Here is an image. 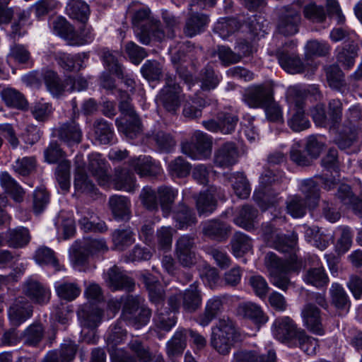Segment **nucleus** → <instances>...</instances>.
<instances>
[{
  "instance_id": "obj_1",
  "label": "nucleus",
  "mask_w": 362,
  "mask_h": 362,
  "mask_svg": "<svg viewBox=\"0 0 362 362\" xmlns=\"http://www.w3.org/2000/svg\"><path fill=\"white\" fill-rule=\"evenodd\" d=\"M267 239L272 242L276 250L291 253L289 258L284 261L273 252L267 253L264 258V264L272 284L283 291H286L291 284L288 274L291 272H298L301 267V262L298 259L296 254L297 234L292 232L286 236L277 231H272L271 234H267Z\"/></svg>"
},
{
  "instance_id": "obj_2",
  "label": "nucleus",
  "mask_w": 362,
  "mask_h": 362,
  "mask_svg": "<svg viewBox=\"0 0 362 362\" xmlns=\"http://www.w3.org/2000/svg\"><path fill=\"white\" fill-rule=\"evenodd\" d=\"M128 12L132 14L134 33L141 43L148 45L151 37L157 41L165 38L160 22L151 15L148 7L134 2L129 5Z\"/></svg>"
},
{
  "instance_id": "obj_3",
  "label": "nucleus",
  "mask_w": 362,
  "mask_h": 362,
  "mask_svg": "<svg viewBox=\"0 0 362 362\" xmlns=\"http://www.w3.org/2000/svg\"><path fill=\"white\" fill-rule=\"evenodd\" d=\"M242 340L235 323L229 318H223L212 328L210 345L219 354L226 356L235 344Z\"/></svg>"
},
{
  "instance_id": "obj_4",
  "label": "nucleus",
  "mask_w": 362,
  "mask_h": 362,
  "mask_svg": "<svg viewBox=\"0 0 362 362\" xmlns=\"http://www.w3.org/2000/svg\"><path fill=\"white\" fill-rule=\"evenodd\" d=\"M120 92L119 111L129 119H117L118 130L127 137L133 139L141 132V124L138 115L129 103V95L124 91Z\"/></svg>"
},
{
  "instance_id": "obj_5",
  "label": "nucleus",
  "mask_w": 362,
  "mask_h": 362,
  "mask_svg": "<svg viewBox=\"0 0 362 362\" xmlns=\"http://www.w3.org/2000/svg\"><path fill=\"white\" fill-rule=\"evenodd\" d=\"M199 283L194 281L183 292L170 295L168 303L173 312L178 311L180 307L187 313H194L202 304V293Z\"/></svg>"
},
{
  "instance_id": "obj_6",
  "label": "nucleus",
  "mask_w": 362,
  "mask_h": 362,
  "mask_svg": "<svg viewBox=\"0 0 362 362\" xmlns=\"http://www.w3.org/2000/svg\"><path fill=\"white\" fill-rule=\"evenodd\" d=\"M164 81L165 85L157 96L158 103L168 112L175 113L184 99L182 88L173 74L166 73Z\"/></svg>"
},
{
  "instance_id": "obj_7",
  "label": "nucleus",
  "mask_w": 362,
  "mask_h": 362,
  "mask_svg": "<svg viewBox=\"0 0 362 362\" xmlns=\"http://www.w3.org/2000/svg\"><path fill=\"white\" fill-rule=\"evenodd\" d=\"M151 316L150 309L144 304L139 296H127L124 302L122 317L136 329H139L149 321Z\"/></svg>"
},
{
  "instance_id": "obj_8",
  "label": "nucleus",
  "mask_w": 362,
  "mask_h": 362,
  "mask_svg": "<svg viewBox=\"0 0 362 362\" xmlns=\"http://www.w3.org/2000/svg\"><path fill=\"white\" fill-rule=\"evenodd\" d=\"M291 117L288 126L294 132L303 131L309 127V121L304 114V97L303 93L295 88H289L287 94Z\"/></svg>"
},
{
  "instance_id": "obj_9",
  "label": "nucleus",
  "mask_w": 362,
  "mask_h": 362,
  "mask_svg": "<svg viewBox=\"0 0 362 362\" xmlns=\"http://www.w3.org/2000/svg\"><path fill=\"white\" fill-rule=\"evenodd\" d=\"M274 90L270 84H259L249 86L244 93L243 101L250 107H264L272 102Z\"/></svg>"
},
{
  "instance_id": "obj_10",
  "label": "nucleus",
  "mask_w": 362,
  "mask_h": 362,
  "mask_svg": "<svg viewBox=\"0 0 362 362\" xmlns=\"http://www.w3.org/2000/svg\"><path fill=\"white\" fill-rule=\"evenodd\" d=\"M347 117L349 119H351L350 126L337 127V136L335 139L337 144L341 149L350 147L356 140L357 132L354 123L362 117L360 107L358 106L351 107Z\"/></svg>"
},
{
  "instance_id": "obj_11",
  "label": "nucleus",
  "mask_w": 362,
  "mask_h": 362,
  "mask_svg": "<svg viewBox=\"0 0 362 362\" xmlns=\"http://www.w3.org/2000/svg\"><path fill=\"white\" fill-rule=\"evenodd\" d=\"M296 43L290 40L285 43L281 49L277 52L279 63L286 72L294 74L301 73L304 70L303 63L293 52H289L287 47L293 48Z\"/></svg>"
},
{
  "instance_id": "obj_12",
  "label": "nucleus",
  "mask_w": 362,
  "mask_h": 362,
  "mask_svg": "<svg viewBox=\"0 0 362 362\" xmlns=\"http://www.w3.org/2000/svg\"><path fill=\"white\" fill-rule=\"evenodd\" d=\"M301 16L300 11L293 7H285L282 11L279 23L278 30L284 35H293L298 32Z\"/></svg>"
},
{
  "instance_id": "obj_13",
  "label": "nucleus",
  "mask_w": 362,
  "mask_h": 362,
  "mask_svg": "<svg viewBox=\"0 0 362 362\" xmlns=\"http://www.w3.org/2000/svg\"><path fill=\"white\" fill-rule=\"evenodd\" d=\"M274 180L272 172L267 171L262 174L260 177V185L262 189L254 192L253 198L255 201L263 210L278 202L277 194H274L269 189L267 190L265 189L266 186L271 184Z\"/></svg>"
},
{
  "instance_id": "obj_14",
  "label": "nucleus",
  "mask_w": 362,
  "mask_h": 362,
  "mask_svg": "<svg viewBox=\"0 0 362 362\" xmlns=\"http://www.w3.org/2000/svg\"><path fill=\"white\" fill-rule=\"evenodd\" d=\"M223 193L221 189L211 186L206 191L201 192L196 199L198 213L208 215L212 213L216 206V199L221 198Z\"/></svg>"
},
{
  "instance_id": "obj_15",
  "label": "nucleus",
  "mask_w": 362,
  "mask_h": 362,
  "mask_svg": "<svg viewBox=\"0 0 362 362\" xmlns=\"http://www.w3.org/2000/svg\"><path fill=\"white\" fill-rule=\"evenodd\" d=\"M301 316L304 325L308 330L315 334H324L320 310L318 308L312 303H307L302 309Z\"/></svg>"
},
{
  "instance_id": "obj_16",
  "label": "nucleus",
  "mask_w": 362,
  "mask_h": 362,
  "mask_svg": "<svg viewBox=\"0 0 362 362\" xmlns=\"http://www.w3.org/2000/svg\"><path fill=\"white\" fill-rule=\"evenodd\" d=\"M238 156L235 145L233 143L227 142L214 152V163L217 167L228 168L237 163Z\"/></svg>"
},
{
  "instance_id": "obj_17",
  "label": "nucleus",
  "mask_w": 362,
  "mask_h": 362,
  "mask_svg": "<svg viewBox=\"0 0 362 362\" xmlns=\"http://www.w3.org/2000/svg\"><path fill=\"white\" fill-rule=\"evenodd\" d=\"M33 315V306L23 298L16 300L8 310V318L11 323L19 326Z\"/></svg>"
},
{
  "instance_id": "obj_18",
  "label": "nucleus",
  "mask_w": 362,
  "mask_h": 362,
  "mask_svg": "<svg viewBox=\"0 0 362 362\" xmlns=\"http://www.w3.org/2000/svg\"><path fill=\"white\" fill-rule=\"evenodd\" d=\"M189 10V17L185 23L184 33L187 36L192 37L204 30L209 19L207 16L198 12L202 9L197 8V6L194 7V10L191 9L190 4Z\"/></svg>"
},
{
  "instance_id": "obj_19",
  "label": "nucleus",
  "mask_w": 362,
  "mask_h": 362,
  "mask_svg": "<svg viewBox=\"0 0 362 362\" xmlns=\"http://www.w3.org/2000/svg\"><path fill=\"white\" fill-rule=\"evenodd\" d=\"M78 317L83 327L93 329L100 322L102 310L93 305H85L78 311ZM90 332L93 338L86 339V341L88 343H95V333L93 330H91Z\"/></svg>"
},
{
  "instance_id": "obj_20",
  "label": "nucleus",
  "mask_w": 362,
  "mask_h": 362,
  "mask_svg": "<svg viewBox=\"0 0 362 362\" xmlns=\"http://www.w3.org/2000/svg\"><path fill=\"white\" fill-rule=\"evenodd\" d=\"M107 275L106 283L112 291L125 289L130 291L134 287L133 280L117 266L110 268Z\"/></svg>"
},
{
  "instance_id": "obj_21",
  "label": "nucleus",
  "mask_w": 362,
  "mask_h": 362,
  "mask_svg": "<svg viewBox=\"0 0 362 362\" xmlns=\"http://www.w3.org/2000/svg\"><path fill=\"white\" fill-rule=\"evenodd\" d=\"M23 293L34 303H47L50 298L49 290L41 283L33 279H28L23 286Z\"/></svg>"
},
{
  "instance_id": "obj_22",
  "label": "nucleus",
  "mask_w": 362,
  "mask_h": 362,
  "mask_svg": "<svg viewBox=\"0 0 362 362\" xmlns=\"http://www.w3.org/2000/svg\"><path fill=\"white\" fill-rule=\"evenodd\" d=\"M58 135L59 138L69 146L79 144L83 137L79 124L74 120L62 124L59 128Z\"/></svg>"
},
{
  "instance_id": "obj_23",
  "label": "nucleus",
  "mask_w": 362,
  "mask_h": 362,
  "mask_svg": "<svg viewBox=\"0 0 362 362\" xmlns=\"http://www.w3.org/2000/svg\"><path fill=\"white\" fill-rule=\"evenodd\" d=\"M88 168L100 185L106 186L109 183L107 165L100 153H95L89 156Z\"/></svg>"
},
{
  "instance_id": "obj_24",
  "label": "nucleus",
  "mask_w": 362,
  "mask_h": 362,
  "mask_svg": "<svg viewBox=\"0 0 362 362\" xmlns=\"http://www.w3.org/2000/svg\"><path fill=\"white\" fill-rule=\"evenodd\" d=\"M109 206L115 219L128 221L131 217V202L122 195H113L109 199Z\"/></svg>"
},
{
  "instance_id": "obj_25",
  "label": "nucleus",
  "mask_w": 362,
  "mask_h": 362,
  "mask_svg": "<svg viewBox=\"0 0 362 362\" xmlns=\"http://www.w3.org/2000/svg\"><path fill=\"white\" fill-rule=\"evenodd\" d=\"M202 232L205 236L211 239L223 241L228 238L230 227L225 222L214 219L203 224Z\"/></svg>"
},
{
  "instance_id": "obj_26",
  "label": "nucleus",
  "mask_w": 362,
  "mask_h": 362,
  "mask_svg": "<svg viewBox=\"0 0 362 362\" xmlns=\"http://www.w3.org/2000/svg\"><path fill=\"white\" fill-rule=\"evenodd\" d=\"M223 299L222 296H214L207 300L204 313L198 318L199 325L207 326L222 311Z\"/></svg>"
},
{
  "instance_id": "obj_27",
  "label": "nucleus",
  "mask_w": 362,
  "mask_h": 362,
  "mask_svg": "<svg viewBox=\"0 0 362 362\" xmlns=\"http://www.w3.org/2000/svg\"><path fill=\"white\" fill-rule=\"evenodd\" d=\"M275 325L274 334L279 340L282 341L294 337L298 339V334L301 332L296 329L294 322L288 317L276 320Z\"/></svg>"
},
{
  "instance_id": "obj_28",
  "label": "nucleus",
  "mask_w": 362,
  "mask_h": 362,
  "mask_svg": "<svg viewBox=\"0 0 362 362\" xmlns=\"http://www.w3.org/2000/svg\"><path fill=\"white\" fill-rule=\"evenodd\" d=\"M187 329H178L166 344V354L169 358L180 356L187 346Z\"/></svg>"
},
{
  "instance_id": "obj_29",
  "label": "nucleus",
  "mask_w": 362,
  "mask_h": 362,
  "mask_svg": "<svg viewBox=\"0 0 362 362\" xmlns=\"http://www.w3.org/2000/svg\"><path fill=\"white\" fill-rule=\"evenodd\" d=\"M176 227L180 230L187 229L197 222L194 213L184 203H180L173 212Z\"/></svg>"
},
{
  "instance_id": "obj_30",
  "label": "nucleus",
  "mask_w": 362,
  "mask_h": 362,
  "mask_svg": "<svg viewBox=\"0 0 362 362\" xmlns=\"http://www.w3.org/2000/svg\"><path fill=\"white\" fill-rule=\"evenodd\" d=\"M276 354L269 351L267 356L259 355L256 351L240 349L233 354V362H275Z\"/></svg>"
},
{
  "instance_id": "obj_31",
  "label": "nucleus",
  "mask_w": 362,
  "mask_h": 362,
  "mask_svg": "<svg viewBox=\"0 0 362 362\" xmlns=\"http://www.w3.org/2000/svg\"><path fill=\"white\" fill-rule=\"evenodd\" d=\"M113 185L116 189L127 192H133L136 187L134 175L127 168L116 169Z\"/></svg>"
},
{
  "instance_id": "obj_32",
  "label": "nucleus",
  "mask_w": 362,
  "mask_h": 362,
  "mask_svg": "<svg viewBox=\"0 0 362 362\" xmlns=\"http://www.w3.org/2000/svg\"><path fill=\"white\" fill-rule=\"evenodd\" d=\"M257 216L258 211L256 209L249 205H245L234 218V223L247 230H250L255 227Z\"/></svg>"
},
{
  "instance_id": "obj_33",
  "label": "nucleus",
  "mask_w": 362,
  "mask_h": 362,
  "mask_svg": "<svg viewBox=\"0 0 362 362\" xmlns=\"http://www.w3.org/2000/svg\"><path fill=\"white\" fill-rule=\"evenodd\" d=\"M0 184L16 202L23 201L25 191L8 173L5 171L0 173Z\"/></svg>"
},
{
  "instance_id": "obj_34",
  "label": "nucleus",
  "mask_w": 362,
  "mask_h": 362,
  "mask_svg": "<svg viewBox=\"0 0 362 362\" xmlns=\"http://www.w3.org/2000/svg\"><path fill=\"white\" fill-rule=\"evenodd\" d=\"M158 202L163 216L168 217L172 211V207L178 191L171 187L161 186L157 189Z\"/></svg>"
},
{
  "instance_id": "obj_35",
  "label": "nucleus",
  "mask_w": 362,
  "mask_h": 362,
  "mask_svg": "<svg viewBox=\"0 0 362 362\" xmlns=\"http://www.w3.org/2000/svg\"><path fill=\"white\" fill-rule=\"evenodd\" d=\"M286 211L291 217L299 218L306 214L309 203L300 195L289 196L285 202Z\"/></svg>"
},
{
  "instance_id": "obj_36",
  "label": "nucleus",
  "mask_w": 362,
  "mask_h": 362,
  "mask_svg": "<svg viewBox=\"0 0 362 362\" xmlns=\"http://www.w3.org/2000/svg\"><path fill=\"white\" fill-rule=\"evenodd\" d=\"M129 164L141 177L154 176L160 172V168L152 161L150 157L144 156L133 159Z\"/></svg>"
},
{
  "instance_id": "obj_37",
  "label": "nucleus",
  "mask_w": 362,
  "mask_h": 362,
  "mask_svg": "<svg viewBox=\"0 0 362 362\" xmlns=\"http://www.w3.org/2000/svg\"><path fill=\"white\" fill-rule=\"evenodd\" d=\"M44 83L47 90L55 97H59L67 91L68 86L65 81L62 82L57 73L51 70L45 71L42 73Z\"/></svg>"
},
{
  "instance_id": "obj_38",
  "label": "nucleus",
  "mask_w": 362,
  "mask_h": 362,
  "mask_svg": "<svg viewBox=\"0 0 362 362\" xmlns=\"http://www.w3.org/2000/svg\"><path fill=\"white\" fill-rule=\"evenodd\" d=\"M305 284L317 288L326 286L329 282V277L322 267H310L305 271L303 276Z\"/></svg>"
},
{
  "instance_id": "obj_39",
  "label": "nucleus",
  "mask_w": 362,
  "mask_h": 362,
  "mask_svg": "<svg viewBox=\"0 0 362 362\" xmlns=\"http://www.w3.org/2000/svg\"><path fill=\"white\" fill-rule=\"evenodd\" d=\"M238 312L239 315L252 320L256 324H264L267 321V317L261 307L251 302L240 304L238 306Z\"/></svg>"
},
{
  "instance_id": "obj_40",
  "label": "nucleus",
  "mask_w": 362,
  "mask_h": 362,
  "mask_svg": "<svg viewBox=\"0 0 362 362\" xmlns=\"http://www.w3.org/2000/svg\"><path fill=\"white\" fill-rule=\"evenodd\" d=\"M115 248L123 251L135 242L134 233L130 228L115 230L112 235Z\"/></svg>"
},
{
  "instance_id": "obj_41",
  "label": "nucleus",
  "mask_w": 362,
  "mask_h": 362,
  "mask_svg": "<svg viewBox=\"0 0 362 362\" xmlns=\"http://www.w3.org/2000/svg\"><path fill=\"white\" fill-rule=\"evenodd\" d=\"M1 96L8 107L19 110H23L28 107V102L24 95L16 89L11 88H4L1 92Z\"/></svg>"
},
{
  "instance_id": "obj_42",
  "label": "nucleus",
  "mask_w": 362,
  "mask_h": 362,
  "mask_svg": "<svg viewBox=\"0 0 362 362\" xmlns=\"http://www.w3.org/2000/svg\"><path fill=\"white\" fill-rule=\"evenodd\" d=\"M300 192L304 194L305 199L309 203V207L314 208L320 199V189L313 179H305L301 181Z\"/></svg>"
},
{
  "instance_id": "obj_43",
  "label": "nucleus",
  "mask_w": 362,
  "mask_h": 362,
  "mask_svg": "<svg viewBox=\"0 0 362 362\" xmlns=\"http://www.w3.org/2000/svg\"><path fill=\"white\" fill-rule=\"evenodd\" d=\"M232 183L235 194L241 199H246L249 197L251 188L245 175L242 173H234L228 177Z\"/></svg>"
},
{
  "instance_id": "obj_44",
  "label": "nucleus",
  "mask_w": 362,
  "mask_h": 362,
  "mask_svg": "<svg viewBox=\"0 0 362 362\" xmlns=\"http://www.w3.org/2000/svg\"><path fill=\"white\" fill-rule=\"evenodd\" d=\"M296 4L304 6V16L309 21L314 23L323 22L326 18V13L323 7L316 5L313 2H308V0H296Z\"/></svg>"
},
{
  "instance_id": "obj_45",
  "label": "nucleus",
  "mask_w": 362,
  "mask_h": 362,
  "mask_svg": "<svg viewBox=\"0 0 362 362\" xmlns=\"http://www.w3.org/2000/svg\"><path fill=\"white\" fill-rule=\"evenodd\" d=\"M95 139L101 144L110 143L114 138L111 125L103 119H97L93 124Z\"/></svg>"
},
{
  "instance_id": "obj_46",
  "label": "nucleus",
  "mask_w": 362,
  "mask_h": 362,
  "mask_svg": "<svg viewBox=\"0 0 362 362\" xmlns=\"http://www.w3.org/2000/svg\"><path fill=\"white\" fill-rule=\"evenodd\" d=\"M74 188L81 193L90 196L97 194V189L93 182L88 178L84 169L77 168L74 177Z\"/></svg>"
},
{
  "instance_id": "obj_47",
  "label": "nucleus",
  "mask_w": 362,
  "mask_h": 362,
  "mask_svg": "<svg viewBox=\"0 0 362 362\" xmlns=\"http://www.w3.org/2000/svg\"><path fill=\"white\" fill-rule=\"evenodd\" d=\"M83 213L84 214L78 219V224L83 230L103 233L107 230L104 221L95 222V216L93 212L86 211Z\"/></svg>"
},
{
  "instance_id": "obj_48",
  "label": "nucleus",
  "mask_w": 362,
  "mask_h": 362,
  "mask_svg": "<svg viewBox=\"0 0 362 362\" xmlns=\"http://www.w3.org/2000/svg\"><path fill=\"white\" fill-rule=\"evenodd\" d=\"M6 238L8 245L16 248L25 246L30 240L28 230L24 227L8 230Z\"/></svg>"
},
{
  "instance_id": "obj_49",
  "label": "nucleus",
  "mask_w": 362,
  "mask_h": 362,
  "mask_svg": "<svg viewBox=\"0 0 362 362\" xmlns=\"http://www.w3.org/2000/svg\"><path fill=\"white\" fill-rule=\"evenodd\" d=\"M332 303L338 309L346 310L350 306L349 297L344 288L339 284H332L329 289Z\"/></svg>"
},
{
  "instance_id": "obj_50",
  "label": "nucleus",
  "mask_w": 362,
  "mask_h": 362,
  "mask_svg": "<svg viewBox=\"0 0 362 362\" xmlns=\"http://www.w3.org/2000/svg\"><path fill=\"white\" fill-rule=\"evenodd\" d=\"M66 11L71 18L81 22H85L90 13L88 5L81 0L70 1L66 7Z\"/></svg>"
},
{
  "instance_id": "obj_51",
  "label": "nucleus",
  "mask_w": 362,
  "mask_h": 362,
  "mask_svg": "<svg viewBox=\"0 0 362 362\" xmlns=\"http://www.w3.org/2000/svg\"><path fill=\"white\" fill-rule=\"evenodd\" d=\"M45 329L40 323H33L22 333L24 343L28 346H36L42 339Z\"/></svg>"
},
{
  "instance_id": "obj_52",
  "label": "nucleus",
  "mask_w": 362,
  "mask_h": 362,
  "mask_svg": "<svg viewBox=\"0 0 362 362\" xmlns=\"http://www.w3.org/2000/svg\"><path fill=\"white\" fill-rule=\"evenodd\" d=\"M233 253L236 257H240L252 248L251 240L245 234L238 232L231 239Z\"/></svg>"
},
{
  "instance_id": "obj_53",
  "label": "nucleus",
  "mask_w": 362,
  "mask_h": 362,
  "mask_svg": "<svg viewBox=\"0 0 362 362\" xmlns=\"http://www.w3.org/2000/svg\"><path fill=\"white\" fill-rule=\"evenodd\" d=\"M201 88L204 90L214 89L220 82V76L217 75L211 65H206L200 73Z\"/></svg>"
},
{
  "instance_id": "obj_54",
  "label": "nucleus",
  "mask_w": 362,
  "mask_h": 362,
  "mask_svg": "<svg viewBox=\"0 0 362 362\" xmlns=\"http://www.w3.org/2000/svg\"><path fill=\"white\" fill-rule=\"evenodd\" d=\"M142 76L148 81H158L163 75V65L156 60H147L141 66Z\"/></svg>"
},
{
  "instance_id": "obj_55",
  "label": "nucleus",
  "mask_w": 362,
  "mask_h": 362,
  "mask_svg": "<svg viewBox=\"0 0 362 362\" xmlns=\"http://www.w3.org/2000/svg\"><path fill=\"white\" fill-rule=\"evenodd\" d=\"M58 64L66 71L79 70L82 67V55H71L66 53H60L56 58Z\"/></svg>"
},
{
  "instance_id": "obj_56",
  "label": "nucleus",
  "mask_w": 362,
  "mask_h": 362,
  "mask_svg": "<svg viewBox=\"0 0 362 362\" xmlns=\"http://www.w3.org/2000/svg\"><path fill=\"white\" fill-rule=\"evenodd\" d=\"M70 162L62 160L57 165L55 171L57 180L64 191H67L70 187Z\"/></svg>"
},
{
  "instance_id": "obj_57",
  "label": "nucleus",
  "mask_w": 362,
  "mask_h": 362,
  "mask_svg": "<svg viewBox=\"0 0 362 362\" xmlns=\"http://www.w3.org/2000/svg\"><path fill=\"white\" fill-rule=\"evenodd\" d=\"M117 53L110 52L107 49L102 50L101 57L108 70L115 74L117 77H123V67L119 63L117 58Z\"/></svg>"
},
{
  "instance_id": "obj_58",
  "label": "nucleus",
  "mask_w": 362,
  "mask_h": 362,
  "mask_svg": "<svg viewBox=\"0 0 362 362\" xmlns=\"http://www.w3.org/2000/svg\"><path fill=\"white\" fill-rule=\"evenodd\" d=\"M37 166L35 156H25L18 158L13 164V170L21 175L25 176L32 173Z\"/></svg>"
},
{
  "instance_id": "obj_59",
  "label": "nucleus",
  "mask_w": 362,
  "mask_h": 362,
  "mask_svg": "<svg viewBox=\"0 0 362 362\" xmlns=\"http://www.w3.org/2000/svg\"><path fill=\"white\" fill-rule=\"evenodd\" d=\"M35 259L39 264H50L56 271L61 270L60 265L55 257L54 252L47 247L38 248L35 252Z\"/></svg>"
},
{
  "instance_id": "obj_60",
  "label": "nucleus",
  "mask_w": 362,
  "mask_h": 362,
  "mask_svg": "<svg viewBox=\"0 0 362 362\" xmlns=\"http://www.w3.org/2000/svg\"><path fill=\"white\" fill-rule=\"evenodd\" d=\"M56 292L59 298L71 301L81 293V289L75 283L65 282L55 286Z\"/></svg>"
},
{
  "instance_id": "obj_61",
  "label": "nucleus",
  "mask_w": 362,
  "mask_h": 362,
  "mask_svg": "<svg viewBox=\"0 0 362 362\" xmlns=\"http://www.w3.org/2000/svg\"><path fill=\"white\" fill-rule=\"evenodd\" d=\"M207 105V102L202 98L196 97L192 100V103H187L183 108V115L189 119H196L202 116V110Z\"/></svg>"
},
{
  "instance_id": "obj_62",
  "label": "nucleus",
  "mask_w": 362,
  "mask_h": 362,
  "mask_svg": "<svg viewBox=\"0 0 362 362\" xmlns=\"http://www.w3.org/2000/svg\"><path fill=\"white\" fill-rule=\"evenodd\" d=\"M170 174L177 177H185L189 174L191 165L181 156L172 160L168 165Z\"/></svg>"
},
{
  "instance_id": "obj_63",
  "label": "nucleus",
  "mask_w": 362,
  "mask_h": 362,
  "mask_svg": "<svg viewBox=\"0 0 362 362\" xmlns=\"http://www.w3.org/2000/svg\"><path fill=\"white\" fill-rule=\"evenodd\" d=\"M193 138L195 141L197 148L201 153L203 158H207L211 151L212 141L211 139L205 133L196 132Z\"/></svg>"
},
{
  "instance_id": "obj_64",
  "label": "nucleus",
  "mask_w": 362,
  "mask_h": 362,
  "mask_svg": "<svg viewBox=\"0 0 362 362\" xmlns=\"http://www.w3.org/2000/svg\"><path fill=\"white\" fill-rule=\"evenodd\" d=\"M238 28V21L234 18H228L218 21L215 27V31L221 38L226 39Z\"/></svg>"
}]
</instances>
